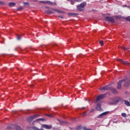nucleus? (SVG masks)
I'll list each match as a JSON object with an SVG mask.
<instances>
[{
	"mask_svg": "<svg viewBox=\"0 0 130 130\" xmlns=\"http://www.w3.org/2000/svg\"><path fill=\"white\" fill-rule=\"evenodd\" d=\"M86 6V2H83L81 4H80L79 5H78L77 6L78 10L79 11H83L84 10V8Z\"/></svg>",
	"mask_w": 130,
	"mask_h": 130,
	"instance_id": "1",
	"label": "nucleus"
},
{
	"mask_svg": "<svg viewBox=\"0 0 130 130\" xmlns=\"http://www.w3.org/2000/svg\"><path fill=\"white\" fill-rule=\"evenodd\" d=\"M107 93H104L102 94L99 95L98 96H97L95 101L94 102V103H98V102L101 101V100L104 99L105 97L107 96Z\"/></svg>",
	"mask_w": 130,
	"mask_h": 130,
	"instance_id": "2",
	"label": "nucleus"
},
{
	"mask_svg": "<svg viewBox=\"0 0 130 130\" xmlns=\"http://www.w3.org/2000/svg\"><path fill=\"white\" fill-rule=\"evenodd\" d=\"M123 99L120 97H116L113 99V103L112 104L117 105L119 102H122Z\"/></svg>",
	"mask_w": 130,
	"mask_h": 130,
	"instance_id": "3",
	"label": "nucleus"
},
{
	"mask_svg": "<svg viewBox=\"0 0 130 130\" xmlns=\"http://www.w3.org/2000/svg\"><path fill=\"white\" fill-rule=\"evenodd\" d=\"M54 11L57 12L58 13H62L61 11H59V10H57L56 9H53V8L51 9V10H47L46 11V13L48 14H51L54 13Z\"/></svg>",
	"mask_w": 130,
	"mask_h": 130,
	"instance_id": "4",
	"label": "nucleus"
},
{
	"mask_svg": "<svg viewBox=\"0 0 130 130\" xmlns=\"http://www.w3.org/2000/svg\"><path fill=\"white\" fill-rule=\"evenodd\" d=\"M105 20L111 23H115V22L114 17L113 16L112 17L105 16Z\"/></svg>",
	"mask_w": 130,
	"mask_h": 130,
	"instance_id": "5",
	"label": "nucleus"
},
{
	"mask_svg": "<svg viewBox=\"0 0 130 130\" xmlns=\"http://www.w3.org/2000/svg\"><path fill=\"white\" fill-rule=\"evenodd\" d=\"M41 2L44 3V4H47L49 5H50V6H56V5H57V3L56 2H52L50 1H41Z\"/></svg>",
	"mask_w": 130,
	"mask_h": 130,
	"instance_id": "6",
	"label": "nucleus"
},
{
	"mask_svg": "<svg viewBox=\"0 0 130 130\" xmlns=\"http://www.w3.org/2000/svg\"><path fill=\"white\" fill-rule=\"evenodd\" d=\"M111 85H106L104 87H102L100 89L101 90H111Z\"/></svg>",
	"mask_w": 130,
	"mask_h": 130,
	"instance_id": "7",
	"label": "nucleus"
},
{
	"mask_svg": "<svg viewBox=\"0 0 130 130\" xmlns=\"http://www.w3.org/2000/svg\"><path fill=\"white\" fill-rule=\"evenodd\" d=\"M124 81H125V80H121V81H119V82H118L117 86V89H121L122 83H123V82H124Z\"/></svg>",
	"mask_w": 130,
	"mask_h": 130,
	"instance_id": "8",
	"label": "nucleus"
},
{
	"mask_svg": "<svg viewBox=\"0 0 130 130\" xmlns=\"http://www.w3.org/2000/svg\"><path fill=\"white\" fill-rule=\"evenodd\" d=\"M118 61L121 62L124 65L127 66L130 64V63H128L127 61H123L121 59H118Z\"/></svg>",
	"mask_w": 130,
	"mask_h": 130,
	"instance_id": "9",
	"label": "nucleus"
},
{
	"mask_svg": "<svg viewBox=\"0 0 130 130\" xmlns=\"http://www.w3.org/2000/svg\"><path fill=\"white\" fill-rule=\"evenodd\" d=\"M42 128H45L46 129H50L52 128V125H48L47 124H43L42 125Z\"/></svg>",
	"mask_w": 130,
	"mask_h": 130,
	"instance_id": "10",
	"label": "nucleus"
},
{
	"mask_svg": "<svg viewBox=\"0 0 130 130\" xmlns=\"http://www.w3.org/2000/svg\"><path fill=\"white\" fill-rule=\"evenodd\" d=\"M109 113V112H104L102 114H101L100 115H99L98 117V118H102L103 116H106L107 114H108Z\"/></svg>",
	"mask_w": 130,
	"mask_h": 130,
	"instance_id": "11",
	"label": "nucleus"
},
{
	"mask_svg": "<svg viewBox=\"0 0 130 130\" xmlns=\"http://www.w3.org/2000/svg\"><path fill=\"white\" fill-rule=\"evenodd\" d=\"M96 109L99 111H102V109L101 108V104L99 103L97 104L96 106Z\"/></svg>",
	"mask_w": 130,
	"mask_h": 130,
	"instance_id": "12",
	"label": "nucleus"
},
{
	"mask_svg": "<svg viewBox=\"0 0 130 130\" xmlns=\"http://www.w3.org/2000/svg\"><path fill=\"white\" fill-rule=\"evenodd\" d=\"M125 82L124 84V87H128L130 85V81H127L126 80H125Z\"/></svg>",
	"mask_w": 130,
	"mask_h": 130,
	"instance_id": "13",
	"label": "nucleus"
},
{
	"mask_svg": "<svg viewBox=\"0 0 130 130\" xmlns=\"http://www.w3.org/2000/svg\"><path fill=\"white\" fill-rule=\"evenodd\" d=\"M110 90L114 94H118V92L115 88H114L111 87Z\"/></svg>",
	"mask_w": 130,
	"mask_h": 130,
	"instance_id": "14",
	"label": "nucleus"
},
{
	"mask_svg": "<svg viewBox=\"0 0 130 130\" xmlns=\"http://www.w3.org/2000/svg\"><path fill=\"white\" fill-rule=\"evenodd\" d=\"M34 119V116H30L29 117L27 118V121L28 123H30Z\"/></svg>",
	"mask_w": 130,
	"mask_h": 130,
	"instance_id": "15",
	"label": "nucleus"
},
{
	"mask_svg": "<svg viewBox=\"0 0 130 130\" xmlns=\"http://www.w3.org/2000/svg\"><path fill=\"white\" fill-rule=\"evenodd\" d=\"M16 5V3L14 2H10L9 3V6L10 7H13Z\"/></svg>",
	"mask_w": 130,
	"mask_h": 130,
	"instance_id": "16",
	"label": "nucleus"
},
{
	"mask_svg": "<svg viewBox=\"0 0 130 130\" xmlns=\"http://www.w3.org/2000/svg\"><path fill=\"white\" fill-rule=\"evenodd\" d=\"M68 15H69V16H78V14L77 13L71 12V13H69Z\"/></svg>",
	"mask_w": 130,
	"mask_h": 130,
	"instance_id": "17",
	"label": "nucleus"
},
{
	"mask_svg": "<svg viewBox=\"0 0 130 130\" xmlns=\"http://www.w3.org/2000/svg\"><path fill=\"white\" fill-rule=\"evenodd\" d=\"M124 102L125 105L127 106H130V103L128 101H124Z\"/></svg>",
	"mask_w": 130,
	"mask_h": 130,
	"instance_id": "18",
	"label": "nucleus"
},
{
	"mask_svg": "<svg viewBox=\"0 0 130 130\" xmlns=\"http://www.w3.org/2000/svg\"><path fill=\"white\" fill-rule=\"evenodd\" d=\"M45 120H46V119H44V118H39V119H37V120H36V121H45Z\"/></svg>",
	"mask_w": 130,
	"mask_h": 130,
	"instance_id": "19",
	"label": "nucleus"
},
{
	"mask_svg": "<svg viewBox=\"0 0 130 130\" xmlns=\"http://www.w3.org/2000/svg\"><path fill=\"white\" fill-rule=\"evenodd\" d=\"M16 130H23V129L20 126H16Z\"/></svg>",
	"mask_w": 130,
	"mask_h": 130,
	"instance_id": "20",
	"label": "nucleus"
},
{
	"mask_svg": "<svg viewBox=\"0 0 130 130\" xmlns=\"http://www.w3.org/2000/svg\"><path fill=\"white\" fill-rule=\"evenodd\" d=\"M23 9V8L22 7H20L17 8V11H19L22 10Z\"/></svg>",
	"mask_w": 130,
	"mask_h": 130,
	"instance_id": "21",
	"label": "nucleus"
},
{
	"mask_svg": "<svg viewBox=\"0 0 130 130\" xmlns=\"http://www.w3.org/2000/svg\"><path fill=\"white\" fill-rule=\"evenodd\" d=\"M17 40H20L21 39V35H17Z\"/></svg>",
	"mask_w": 130,
	"mask_h": 130,
	"instance_id": "22",
	"label": "nucleus"
},
{
	"mask_svg": "<svg viewBox=\"0 0 130 130\" xmlns=\"http://www.w3.org/2000/svg\"><path fill=\"white\" fill-rule=\"evenodd\" d=\"M121 116L123 117H124V118H126L127 117V115L126 113H122L121 114Z\"/></svg>",
	"mask_w": 130,
	"mask_h": 130,
	"instance_id": "23",
	"label": "nucleus"
},
{
	"mask_svg": "<svg viewBox=\"0 0 130 130\" xmlns=\"http://www.w3.org/2000/svg\"><path fill=\"white\" fill-rule=\"evenodd\" d=\"M76 0H71V5H73L75 4V3H76Z\"/></svg>",
	"mask_w": 130,
	"mask_h": 130,
	"instance_id": "24",
	"label": "nucleus"
},
{
	"mask_svg": "<svg viewBox=\"0 0 130 130\" xmlns=\"http://www.w3.org/2000/svg\"><path fill=\"white\" fill-rule=\"evenodd\" d=\"M100 44L102 46H104V41H100Z\"/></svg>",
	"mask_w": 130,
	"mask_h": 130,
	"instance_id": "25",
	"label": "nucleus"
},
{
	"mask_svg": "<svg viewBox=\"0 0 130 130\" xmlns=\"http://www.w3.org/2000/svg\"><path fill=\"white\" fill-rule=\"evenodd\" d=\"M125 20L126 21H128L130 22V16L126 17Z\"/></svg>",
	"mask_w": 130,
	"mask_h": 130,
	"instance_id": "26",
	"label": "nucleus"
},
{
	"mask_svg": "<svg viewBox=\"0 0 130 130\" xmlns=\"http://www.w3.org/2000/svg\"><path fill=\"white\" fill-rule=\"evenodd\" d=\"M0 5H2V6H4V5H5V3L4 2L0 1Z\"/></svg>",
	"mask_w": 130,
	"mask_h": 130,
	"instance_id": "27",
	"label": "nucleus"
},
{
	"mask_svg": "<svg viewBox=\"0 0 130 130\" xmlns=\"http://www.w3.org/2000/svg\"><path fill=\"white\" fill-rule=\"evenodd\" d=\"M32 129H33L34 130H40L39 128H37V127H36V126L32 127Z\"/></svg>",
	"mask_w": 130,
	"mask_h": 130,
	"instance_id": "28",
	"label": "nucleus"
},
{
	"mask_svg": "<svg viewBox=\"0 0 130 130\" xmlns=\"http://www.w3.org/2000/svg\"><path fill=\"white\" fill-rule=\"evenodd\" d=\"M24 5L29 6V4L28 2H23Z\"/></svg>",
	"mask_w": 130,
	"mask_h": 130,
	"instance_id": "29",
	"label": "nucleus"
},
{
	"mask_svg": "<svg viewBox=\"0 0 130 130\" xmlns=\"http://www.w3.org/2000/svg\"><path fill=\"white\" fill-rule=\"evenodd\" d=\"M82 115L83 116H87V112H85L84 113H82Z\"/></svg>",
	"mask_w": 130,
	"mask_h": 130,
	"instance_id": "30",
	"label": "nucleus"
},
{
	"mask_svg": "<svg viewBox=\"0 0 130 130\" xmlns=\"http://www.w3.org/2000/svg\"><path fill=\"white\" fill-rule=\"evenodd\" d=\"M121 48L125 50H127V49H128V48H125V47H122Z\"/></svg>",
	"mask_w": 130,
	"mask_h": 130,
	"instance_id": "31",
	"label": "nucleus"
},
{
	"mask_svg": "<svg viewBox=\"0 0 130 130\" xmlns=\"http://www.w3.org/2000/svg\"><path fill=\"white\" fill-rule=\"evenodd\" d=\"M83 0H75L76 2H82Z\"/></svg>",
	"mask_w": 130,
	"mask_h": 130,
	"instance_id": "32",
	"label": "nucleus"
},
{
	"mask_svg": "<svg viewBox=\"0 0 130 130\" xmlns=\"http://www.w3.org/2000/svg\"><path fill=\"white\" fill-rule=\"evenodd\" d=\"M33 117L35 118V117H40V115H34Z\"/></svg>",
	"mask_w": 130,
	"mask_h": 130,
	"instance_id": "33",
	"label": "nucleus"
},
{
	"mask_svg": "<svg viewBox=\"0 0 130 130\" xmlns=\"http://www.w3.org/2000/svg\"><path fill=\"white\" fill-rule=\"evenodd\" d=\"M94 110L93 109H91V110H90V113H92V112H94Z\"/></svg>",
	"mask_w": 130,
	"mask_h": 130,
	"instance_id": "34",
	"label": "nucleus"
},
{
	"mask_svg": "<svg viewBox=\"0 0 130 130\" xmlns=\"http://www.w3.org/2000/svg\"><path fill=\"white\" fill-rule=\"evenodd\" d=\"M83 129L84 130H90V129L87 128V127H83Z\"/></svg>",
	"mask_w": 130,
	"mask_h": 130,
	"instance_id": "35",
	"label": "nucleus"
},
{
	"mask_svg": "<svg viewBox=\"0 0 130 130\" xmlns=\"http://www.w3.org/2000/svg\"><path fill=\"white\" fill-rule=\"evenodd\" d=\"M47 116H48L49 117H51V116L50 115H47Z\"/></svg>",
	"mask_w": 130,
	"mask_h": 130,
	"instance_id": "36",
	"label": "nucleus"
},
{
	"mask_svg": "<svg viewBox=\"0 0 130 130\" xmlns=\"http://www.w3.org/2000/svg\"><path fill=\"white\" fill-rule=\"evenodd\" d=\"M86 108L83 107L82 108V109H85Z\"/></svg>",
	"mask_w": 130,
	"mask_h": 130,
	"instance_id": "37",
	"label": "nucleus"
},
{
	"mask_svg": "<svg viewBox=\"0 0 130 130\" xmlns=\"http://www.w3.org/2000/svg\"><path fill=\"white\" fill-rule=\"evenodd\" d=\"M40 130H44L43 128H41L40 129Z\"/></svg>",
	"mask_w": 130,
	"mask_h": 130,
	"instance_id": "38",
	"label": "nucleus"
},
{
	"mask_svg": "<svg viewBox=\"0 0 130 130\" xmlns=\"http://www.w3.org/2000/svg\"><path fill=\"white\" fill-rule=\"evenodd\" d=\"M60 18H63V17H60Z\"/></svg>",
	"mask_w": 130,
	"mask_h": 130,
	"instance_id": "39",
	"label": "nucleus"
},
{
	"mask_svg": "<svg viewBox=\"0 0 130 130\" xmlns=\"http://www.w3.org/2000/svg\"><path fill=\"white\" fill-rule=\"evenodd\" d=\"M129 102H130V100H129Z\"/></svg>",
	"mask_w": 130,
	"mask_h": 130,
	"instance_id": "40",
	"label": "nucleus"
}]
</instances>
